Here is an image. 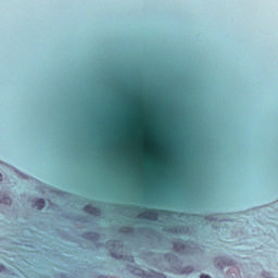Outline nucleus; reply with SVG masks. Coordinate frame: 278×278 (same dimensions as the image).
Returning a JSON list of instances; mask_svg holds the SVG:
<instances>
[{"mask_svg":"<svg viewBox=\"0 0 278 278\" xmlns=\"http://www.w3.org/2000/svg\"><path fill=\"white\" fill-rule=\"evenodd\" d=\"M0 203H3L4 205H12V199L0 192Z\"/></svg>","mask_w":278,"mask_h":278,"instance_id":"1a4fd4ad","label":"nucleus"},{"mask_svg":"<svg viewBox=\"0 0 278 278\" xmlns=\"http://www.w3.org/2000/svg\"><path fill=\"white\" fill-rule=\"evenodd\" d=\"M172 123H173L175 129H179V122L172 119Z\"/></svg>","mask_w":278,"mask_h":278,"instance_id":"ddd939ff","label":"nucleus"},{"mask_svg":"<svg viewBox=\"0 0 278 278\" xmlns=\"http://www.w3.org/2000/svg\"><path fill=\"white\" fill-rule=\"evenodd\" d=\"M181 160L186 162V156L184 154H181Z\"/></svg>","mask_w":278,"mask_h":278,"instance_id":"a211bd4d","label":"nucleus"},{"mask_svg":"<svg viewBox=\"0 0 278 278\" xmlns=\"http://www.w3.org/2000/svg\"><path fill=\"white\" fill-rule=\"evenodd\" d=\"M161 186H162L163 188H166V186H165L164 184H161Z\"/></svg>","mask_w":278,"mask_h":278,"instance_id":"aec40b11","label":"nucleus"},{"mask_svg":"<svg viewBox=\"0 0 278 278\" xmlns=\"http://www.w3.org/2000/svg\"><path fill=\"white\" fill-rule=\"evenodd\" d=\"M140 92H146L147 94H149L150 91H147L144 89H140Z\"/></svg>","mask_w":278,"mask_h":278,"instance_id":"f3484780","label":"nucleus"},{"mask_svg":"<svg viewBox=\"0 0 278 278\" xmlns=\"http://www.w3.org/2000/svg\"><path fill=\"white\" fill-rule=\"evenodd\" d=\"M84 240H90L91 242H97L101 236L98 232H84L80 236Z\"/></svg>","mask_w":278,"mask_h":278,"instance_id":"6e6552de","label":"nucleus"},{"mask_svg":"<svg viewBox=\"0 0 278 278\" xmlns=\"http://www.w3.org/2000/svg\"><path fill=\"white\" fill-rule=\"evenodd\" d=\"M98 278H108V277H105V276L101 275V276H99Z\"/></svg>","mask_w":278,"mask_h":278,"instance_id":"6ab92c4d","label":"nucleus"},{"mask_svg":"<svg viewBox=\"0 0 278 278\" xmlns=\"http://www.w3.org/2000/svg\"><path fill=\"white\" fill-rule=\"evenodd\" d=\"M156 278H166V275L162 274V273H157L155 274Z\"/></svg>","mask_w":278,"mask_h":278,"instance_id":"4468645a","label":"nucleus"},{"mask_svg":"<svg viewBox=\"0 0 278 278\" xmlns=\"http://www.w3.org/2000/svg\"><path fill=\"white\" fill-rule=\"evenodd\" d=\"M0 178H1V174H0Z\"/></svg>","mask_w":278,"mask_h":278,"instance_id":"5701e85b","label":"nucleus"},{"mask_svg":"<svg viewBox=\"0 0 278 278\" xmlns=\"http://www.w3.org/2000/svg\"><path fill=\"white\" fill-rule=\"evenodd\" d=\"M165 231L167 233H173L174 236H190V226H174V227H165Z\"/></svg>","mask_w":278,"mask_h":278,"instance_id":"423d86ee","label":"nucleus"},{"mask_svg":"<svg viewBox=\"0 0 278 278\" xmlns=\"http://www.w3.org/2000/svg\"><path fill=\"white\" fill-rule=\"evenodd\" d=\"M115 116H121V114H119V113H116Z\"/></svg>","mask_w":278,"mask_h":278,"instance_id":"412c9836","label":"nucleus"},{"mask_svg":"<svg viewBox=\"0 0 278 278\" xmlns=\"http://www.w3.org/2000/svg\"><path fill=\"white\" fill-rule=\"evenodd\" d=\"M174 251L178 253V255H191L194 253V248H190V245L184 242V239H177L174 241Z\"/></svg>","mask_w":278,"mask_h":278,"instance_id":"7ed1b4c3","label":"nucleus"},{"mask_svg":"<svg viewBox=\"0 0 278 278\" xmlns=\"http://www.w3.org/2000/svg\"><path fill=\"white\" fill-rule=\"evenodd\" d=\"M85 214H90L91 216H101V208L92 206V204H87L84 208Z\"/></svg>","mask_w":278,"mask_h":278,"instance_id":"0eeeda50","label":"nucleus"},{"mask_svg":"<svg viewBox=\"0 0 278 278\" xmlns=\"http://www.w3.org/2000/svg\"><path fill=\"white\" fill-rule=\"evenodd\" d=\"M177 138H178V144L180 147H184V139H181L179 136Z\"/></svg>","mask_w":278,"mask_h":278,"instance_id":"2eb2a0df","label":"nucleus"},{"mask_svg":"<svg viewBox=\"0 0 278 278\" xmlns=\"http://www.w3.org/2000/svg\"><path fill=\"white\" fill-rule=\"evenodd\" d=\"M166 258L172 263V268L176 270L177 275H190L193 273L194 268L192 266L182 267L181 261L175 254H168Z\"/></svg>","mask_w":278,"mask_h":278,"instance_id":"f257e3e1","label":"nucleus"},{"mask_svg":"<svg viewBox=\"0 0 278 278\" xmlns=\"http://www.w3.org/2000/svg\"><path fill=\"white\" fill-rule=\"evenodd\" d=\"M35 207H37L38 210H43V207H45V199H38L35 202Z\"/></svg>","mask_w":278,"mask_h":278,"instance_id":"9b49d317","label":"nucleus"},{"mask_svg":"<svg viewBox=\"0 0 278 278\" xmlns=\"http://www.w3.org/2000/svg\"><path fill=\"white\" fill-rule=\"evenodd\" d=\"M77 223H85V224H88V218L86 216H78L76 217L75 219Z\"/></svg>","mask_w":278,"mask_h":278,"instance_id":"f8f14e48","label":"nucleus"},{"mask_svg":"<svg viewBox=\"0 0 278 278\" xmlns=\"http://www.w3.org/2000/svg\"><path fill=\"white\" fill-rule=\"evenodd\" d=\"M143 199L149 205H155V203H164V201H168V195L164 193V191H155L154 197L148 194L144 195Z\"/></svg>","mask_w":278,"mask_h":278,"instance_id":"20e7f679","label":"nucleus"},{"mask_svg":"<svg viewBox=\"0 0 278 278\" xmlns=\"http://www.w3.org/2000/svg\"><path fill=\"white\" fill-rule=\"evenodd\" d=\"M106 249L111 252V256L115 260H123V254L118 251L123 249V242L121 241H109L106 242Z\"/></svg>","mask_w":278,"mask_h":278,"instance_id":"39448f33","label":"nucleus"},{"mask_svg":"<svg viewBox=\"0 0 278 278\" xmlns=\"http://www.w3.org/2000/svg\"><path fill=\"white\" fill-rule=\"evenodd\" d=\"M161 214L163 216H172L173 212H170V211L150 210V211H146L142 214H140L139 218H143V220H154V222H157V218H160Z\"/></svg>","mask_w":278,"mask_h":278,"instance_id":"f03ea898","label":"nucleus"},{"mask_svg":"<svg viewBox=\"0 0 278 278\" xmlns=\"http://www.w3.org/2000/svg\"><path fill=\"white\" fill-rule=\"evenodd\" d=\"M134 231V228L129 227V226H124L119 229V233H126L129 235Z\"/></svg>","mask_w":278,"mask_h":278,"instance_id":"9d476101","label":"nucleus"},{"mask_svg":"<svg viewBox=\"0 0 278 278\" xmlns=\"http://www.w3.org/2000/svg\"><path fill=\"white\" fill-rule=\"evenodd\" d=\"M142 231H144V228H142V227L138 228L139 233H142Z\"/></svg>","mask_w":278,"mask_h":278,"instance_id":"dca6fc26","label":"nucleus"},{"mask_svg":"<svg viewBox=\"0 0 278 278\" xmlns=\"http://www.w3.org/2000/svg\"><path fill=\"white\" fill-rule=\"evenodd\" d=\"M211 220H216L215 218H211Z\"/></svg>","mask_w":278,"mask_h":278,"instance_id":"4be33fe9","label":"nucleus"}]
</instances>
